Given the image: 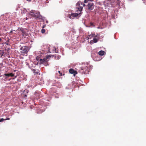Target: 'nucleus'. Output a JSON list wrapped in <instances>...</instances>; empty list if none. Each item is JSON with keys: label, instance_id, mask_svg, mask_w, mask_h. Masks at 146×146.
I'll list each match as a JSON object with an SVG mask.
<instances>
[{"label": "nucleus", "instance_id": "a878e982", "mask_svg": "<svg viewBox=\"0 0 146 146\" xmlns=\"http://www.w3.org/2000/svg\"><path fill=\"white\" fill-rule=\"evenodd\" d=\"M2 39L0 37V42H1V41Z\"/></svg>", "mask_w": 146, "mask_h": 146}, {"label": "nucleus", "instance_id": "20e7f679", "mask_svg": "<svg viewBox=\"0 0 146 146\" xmlns=\"http://www.w3.org/2000/svg\"><path fill=\"white\" fill-rule=\"evenodd\" d=\"M82 6L84 7L86 5L81 2H78L76 5V6L77 7V8L78 9V10L79 11H81L83 8V7L81 6Z\"/></svg>", "mask_w": 146, "mask_h": 146}, {"label": "nucleus", "instance_id": "b1692460", "mask_svg": "<svg viewBox=\"0 0 146 146\" xmlns=\"http://www.w3.org/2000/svg\"><path fill=\"white\" fill-rule=\"evenodd\" d=\"M42 111H41V112H38V113H42Z\"/></svg>", "mask_w": 146, "mask_h": 146}, {"label": "nucleus", "instance_id": "6ab92c4d", "mask_svg": "<svg viewBox=\"0 0 146 146\" xmlns=\"http://www.w3.org/2000/svg\"><path fill=\"white\" fill-rule=\"evenodd\" d=\"M9 119H0V122L3 121L4 120H9Z\"/></svg>", "mask_w": 146, "mask_h": 146}, {"label": "nucleus", "instance_id": "393cba45", "mask_svg": "<svg viewBox=\"0 0 146 146\" xmlns=\"http://www.w3.org/2000/svg\"><path fill=\"white\" fill-rule=\"evenodd\" d=\"M92 36H94L95 37V35L94 34Z\"/></svg>", "mask_w": 146, "mask_h": 146}, {"label": "nucleus", "instance_id": "f03ea898", "mask_svg": "<svg viewBox=\"0 0 146 146\" xmlns=\"http://www.w3.org/2000/svg\"><path fill=\"white\" fill-rule=\"evenodd\" d=\"M30 12L31 15L32 16L35 17L36 19H42V16L40 15L39 12L31 10Z\"/></svg>", "mask_w": 146, "mask_h": 146}, {"label": "nucleus", "instance_id": "f8f14e48", "mask_svg": "<svg viewBox=\"0 0 146 146\" xmlns=\"http://www.w3.org/2000/svg\"><path fill=\"white\" fill-rule=\"evenodd\" d=\"M105 53V52L104 51L101 50L98 52V54L100 56H103L104 54Z\"/></svg>", "mask_w": 146, "mask_h": 146}, {"label": "nucleus", "instance_id": "5701e85b", "mask_svg": "<svg viewBox=\"0 0 146 146\" xmlns=\"http://www.w3.org/2000/svg\"><path fill=\"white\" fill-rule=\"evenodd\" d=\"M28 90H25V92H26L27 93H28Z\"/></svg>", "mask_w": 146, "mask_h": 146}, {"label": "nucleus", "instance_id": "c85d7f7f", "mask_svg": "<svg viewBox=\"0 0 146 146\" xmlns=\"http://www.w3.org/2000/svg\"><path fill=\"white\" fill-rule=\"evenodd\" d=\"M49 50H50V49H49V48L48 51H49Z\"/></svg>", "mask_w": 146, "mask_h": 146}, {"label": "nucleus", "instance_id": "7ed1b4c3", "mask_svg": "<svg viewBox=\"0 0 146 146\" xmlns=\"http://www.w3.org/2000/svg\"><path fill=\"white\" fill-rule=\"evenodd\" d=\"M84 2L85 3H88L86 5L88 10H92L94 8V4L92 2L88 1L87 0H84Z\"/></svg>", "mask_w": 146, "mask_h": 146}, {"label": "nucleus", "instance_id": "2eb2a0df", "mask_svg": "<svg viewBox=\"0 0 146 146\" xmlns=\"http://www.w3.org/2000/svg\"><path fill=\"white\" fill-rule=\"evenodd\" d=\"M4 76H6V78H8L9 77V74H5Z\"/></svg>", "mask_w": 146, "mask_h": 146}, {"label": "nucleus", "instance_id": "6e6552de", "mask_svg": "<svg viewBox=\"0 0 146 146\" xmlns=\"http://www.w3.org/2000/svg\"><path fill=\"white\" fill-rule=\"evenodd\" d=\"M86 68H87V67H86L85 68H83V67H81L80 68V69L79 70V71L82 74H85V72L84 71V70H86Z\"/></svg>", "mask_w": 146, "mask_h": 146}, {"label": "nucleus", "instance_id": "4be33fe9", "mask_svg": "<svg viewBox=\"0 0 146 146\" xmlns=\"http://www.w3.org/2000/svg\"><path fill=\"white\" fill-rule=\"evenodd\" d=\"M10 33H13V31H10Z\"/></svg>", "mask_w": 146, "mask_h": 146}, {"label": "nucleus", "instance_id": "f257e3e1", "mask_svg": "<svg viewBox=\"0 0 146 146\" xmlns=\"http://www.w3.org/2000/svg\"><path fill=\"white\" fill-rule=\"evenodd\" d=\"M30 49L29 47L28 46H24L20 48V53L21 55L27 56V54Z\"/></svg>", "mask_w": 146, "mask_h": 146}, {"label": "nucleus", "instance_id": "ddd939ff", "mask_svg": "<svg viewBox=\"0 0 146 146\" xmlns=\"http://www.w3.org/2000/svg\"><path fill=\"white\" fill-rule=\"evenodd\" d=\"M116 3L117 5L119 6H120V1L119 0H117L116 1Z\"/></svg>", "mask_w": 146, "mask_h": 146}, {"label": "nucleus", "instance_id": "cd10ccee", "mask_svg": "<svg viewBox=\"0 0 146 146\" xmlns=\"http://www.w3.org/2000/svg\"><path fill=\"white\" fill-rule=\"evenodd\" d=\"M25 96L26 97V96H27V95H25Z\"/></svg>", "mask_w": 146, "mask_h": 146}, {"label": "nucleus", "instance_id": "423d86ee", "mask_svg": "<svg viewBox=\"0 0 146 146\" xmlns=\"http://www.w3.org/2000/svg\"><path fill=\"white\" fill-rule=\"evenodd\" d=\"M48 58V56H46V58H44L43 59H40V63L43 64L47 61V59Z\"/></svg>", "mask_w": 146, "mask_h": 146}, {"label": "nucleus", "instance_id": "9b49d317", "mask_svg": "<svg viewBox=\"0 0 146 146\" xmlns=\"http://www.w3.org/2000/svg\"><path fill=\"white\" fill-rule=\"evenodd\" d=\"M98 41V40L95 38H94L93 39V40H91L90 41V43L92 44L93 43H96Z\"/></svg>", "mask_w": 146, "mask_h": 146}, {"label": "nucleus", "instance_id": "4468645a", "mask_svg": "<svg viewBox=\"0 0 146 146\" xmlns=\"http://www.w3.org/2000/svg\"><path fill=\"white\" fill-rule=\"evenodd\" d=\"M32 70L34 73H35L36 74H37L38 72L36 71V70L35 69H32Z\"/></svg>", "mask_w": 146, "mask_h": 146}, {"label": "nucleus", "instance_id": "9d476101", "mask_svg": "<svg viewBox=\"0 0 146 146\" xmlns=\"http://www.w3.org/2000/svg\"><path fill=\"white\" fill-rule=\"evenodd\" d=\"M34 97L37 99L39 98V94L38 93H35L34 94Z\"/></svg>", "mask_w": 146, "mask_h": 146}, {"label": "nucleus", "instance_id": "aec40b11", "mask_svg": "<svg viewBox=\"0 0 146 146\" xmlns=\"http://www.w3.org/2000/svg\"><path fill=\"white\" fill-rule=\"evenodd\" d=\"M58 72L59 74H61V75L62 76V73H60V71H59Z\"/></svg>", "mask_w": 146, "mask_h": 146}, {"label": "nucleus", "instance_id": "412c9836", "mask_svg": "<svg viewBox=\"0 0 146 146\" xmlns=\"http://www.w3.org/2000/svg\"><path fill=\"white\" fill-rule=\"evenodd\" d=\"M91 35H89V38H91Z\"/></svg>", "mask_w": 146, "mask_h": 146}, {"label": "nucleus", "instance_id": "0eeeda50", "mask_svg": "<svg viewBox=\"0 0 146 146\" xmlns=\"http://www.w3.org/2000/svg\"><path fill=\"white\" fill-rule=\"evenodd\" d=\"M69 72L71 74H73L74 76H75V75L77 74V72L76 71H75L73 69L71 68L69 70Z\"/></svg>", "mask_w": 146, "mask_h": 146}, {"label": "nucleus", "instance_id": "bb28decb", "mask_svg": "<svg viewBox=\"0 0 146 146\" xmlns=\"http://www.w3.org/2000/svg\"><path fill=\"white\" fill-rule=\"evenodd\" d=\"M45 27V25H44L43 27V28H44Z\"/></svg>", "mask_w": 146, "mask_h": 146}, {"label": "nucleus", "instance_id": "f3484780", "mask_svg": "<svg viewBox=\"0 0 146 146\" xmlns=\"http://www.w3.org/2000/svg\"><path fill=\"white\" fill-rule=\"evenodd\" d=\"M9 74V77L10 76L13 77L14 76V74L13 73H10Z\"/></svg>", "mask_w": 146, "mask_h": 146}, {"label": "nucleus", "instance_id": "39448f33", "mask_svg": "<svg viewBox=\"0 0 146 146\" xmlns=\"http://www.w3.org/2000/svg\"><path fill=\"white\" fill-rule=\"evenodd\" d=\"M78 15L77 13H74L71 15L69 14L68 16V17L71 19H73L75 17H77Z\"/></svg>", "mask_w": 146, "mask_h": 146}, {"label": "nucleus", "instance_id": "dca6fc26", "mask_svg": "<svg viewBox=\"0 0 146 146\" xmlns=\"http://www.w3.org/2000/svg\"><path fill=\"white\" fill-rule=\"evenodd\" d=\"M45 30L44 29H42L41 30L42 33H44L45 32Z\"/></svg>", "mask_w": 146, "mask_h": 146}, {"label": "nucleus", "instance_id": "a211bd4d", "mask_svg": "<svg viewBox=\"0 0 146 146\" xmlns=\"http://www.w3.org/2000/svg\"><path fill=\"white\" fill-rule=\"evenodd\" d=\"M43 64H44V65L46 66H47L48 65V63L47 62H45Z\"/></svg>", "mask_w": 146, "mask_h": 146}, {"label": "nucleus", "instance_id": "1a4fd4ad", "mask_svg": "<svg viewBox=\"0 0 146 146\" xmlns=\"http://www.w3.org/2000/svg\"><path fill=\"white\" fill-rule=\"evenodd\" d=\"M18 30L21 31V32L22 33L23 36L25 35V32L24 31V29L23 28L19 27L18 28Z\"/></svg>", "mask_w": 146, "mask_h": 146}]
</instances>
